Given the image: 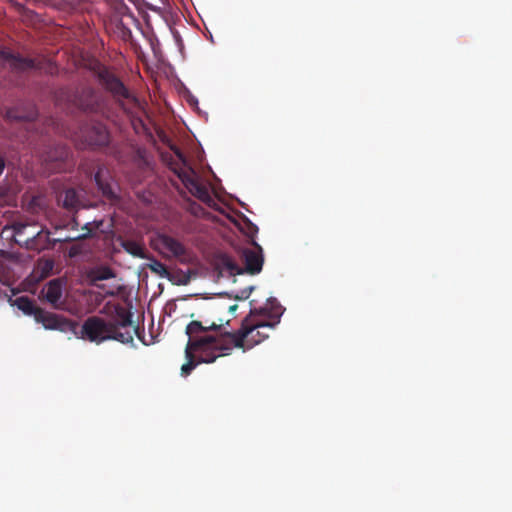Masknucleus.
<instances>
[{
	"label": "nucleus",
	"instance_id": "obj_1",
	"mask_svg": "<svg viewBox=\"0 0 512 512\" xmlns=\"http://www.w3.org/2000/svg\"><path fill=\"white\" fill-rule=\"evenodd\" d=\"M139 328L133 326L132 313L121 305L114 307V316L108 321L99 316H90L82 324L80 337L100 344L115 340L123 344L132 343Z\"/></svg>",
	"mask_w": 512,
	"mask_h": 512
},
{
	"label": "nucleus",
	"instance_id": "obj_2",
	"mask_svg": "<svg viewBox=\"0 0 512 512\" xmlns=\"http://www.w3.org/2000/svg\"><path fill=\"white\" fill-rule=\"evenodd\" d=\"M266 314L267 307L252 308L238 330L225 331L216 336L221 353L230 355L233 348L246 351L266 340L269 332L276 326L271 320L264 318Z\"/></svg>",
	"mask_w": 512,
	"mask_h": 512
},
{
	"label": "nucleus",
	"instance_id": "obj_3",
	"mask_svg": "<svg viewBox=\"0 0 512 512\" xmlns=\"http://www.w3.org/2000/svg\"><path fill=\"white\" fill-rule=\"evenodd\" d=\"M55 100L85 115L108 117L110 112L108 97L90 84L60 88L55 94Z\"/></svg>",
	"mask_w": 512,
	"mask_h": 512
},
{
	"label": "nucleus",
	"instance_id": "obj_4",
	"mask_svg": "<svg viewBox=\"0 0 512 512\" xmlns=\"http://www.w3.org/2000/svg\"><path fill=\"white\" fill-rule=\"evenodd\" d=\"M99 85L108 93L115 104L126 114L140 106L138 98L126 87L123 81L108 67L97 62L91 68Z\"/></svg>",
	"mask_w": 512,
	"mask_h": 512
},
{
	"label": "nucleus",
	"instance_id": "obj_5",
	"mask_svg": "<svg viewBox=\"0 0 512 512\" xmlns=\"http://www.w3.org/2000/svg\"><path fill=\"white\" fill-rule=\"evenodd\" d=\"M220 345L216 336L205 335L200 338L189 339L185 348L187 362L181 367V375L188 376L200 363L210 364L221 356Z\"/></svg>",
	"mask_w": 512,
	"mask_h": 512
},
{
	"label": "nucleus",
	"instance_id": "obj_6",
	"mask_svg": "<svg viewBox=\"0 0 512 512\" xmlns=\"http://www.w3.org/2000/svg\"><path fill=\"white\" fill-rule=\"evenodd\" d=\"M80 138L85 147L92 150L106 149V153L113 156L118 161H124L118 145H110L111 135L106 126L101 121H93L81 128Z\"/></svg>",
	"mask_w": 512,
	"mask_h": 512
},
{
	"label": "nucleus",
	"instance_id": "obj_7",
	"mask_svg": "<svg viewBox=\"0 0 512 512\" xmlns=\"http://www.w3.org/2000/svg\"><path fill=\"white\" fill-rule=\"evenodd\" d=\"M252 245L255 249L243 248L239 253L245 264L244 269L240 268L228 255H222L219 258V264L232 275L242 274L243 272H247L251 275L260 273L264 263L262 248L256 241H253Z\"/></svg>",
	"mask_w": 512,
	"mask_h": 512
},
{
	"label": "nucleus",
	"instance_id": "obj_8",
	"mask_svg": "<svg viewBox=\"0 0 512 512\" xmlns=\"http://www.w3.org/2000/svg\"><path fill=\"white\" fill-rule=\"evenodd\" d=\"M0 60L9 64L11 69L17 72L37 70L49 75L58 72L57 65L51 59L45 57L25 58L9 50L0 49Z\"/></svg>",
	"mask_w": 512,
	"mask_h": 512
},
{
	"label": "nucleus",
	"instance_id": "obj_9",
	"mask_svg": "<svg viewBox=\"0 0 512 512\" xmlns=\"http://www.w3.org/2000/svg\"><path fill=\"white\" fill-rule=\"evenodd\" d=\"M169 167L193 196L208 206L215 204V200L211 196L208 188L199 182L198 176L192 167H189L188 170H184L180 167L179 163L172 158L169 162Z\"/></svg>",
	"mask_w": 512,
	"mask_h": 512
},
{
	"label": "nucleus",
	"instance_id": "obj_10",
	"mask_svg": "<svg viewBox=\"0 0 512 512\" xmlns=\"http://www.w3.org/2000/svg\"><path fill=\"white\" fill-rule=\"evenodd\" d=\"M34 319L37 323H41L45 329L59 330L61 332H75L77 322L65 318L63 316L45 311L40 308L36 311Z\"/></svg>",
	"mask_w": 512,
	"mask_h": 512
},
{
	"label": "nucleus",
	"instance_id": "obj_11",
	"mask_svg": "<svg viewBox=\"0 0 512 512\" xmlns=\"http://www.w3.org/2000/svg\"><path fill=\"white\" fill-rule=\"evenodd\" d=\"M37 110L31 103H22L8 108L4 117L10 122H32L37 118Z\"/></svg>",
	"mask_w": 512,
	"mask_h": 512
},
{
	"label": "nucleus",
	"instance_id": "obj_12",
	"mask_svg": "<svg viewBox=\"0 0 512 512\" xmlns=\"http://www.w3.org/2000/svg\"><path fill=\"white\" fill-rule=\"evenodd\" d=\"M160 242L165 249L182 263H188L191 260L188 249L179 240L169 235H162L160 236Z\"/></svg>",
	"mask_w": 512,
	"mask_h": 512
},
{
	"label": "nucleus",
	"instance_id": "obj_13",
	"mask_svg": "<svg viewBox=\"0 0 512 512\" xmlns=\"http://www.w3.org/2000/svg\"><path fill=\"white\" fill-rule=\"evenodd\" d=\"M42 294L47 302H49L54 308H62V295L63 287L60 279H53L49 281L42 290Z\"/></svg>",
	"mask_w": 512,
	"mask_h": 512
},
{
	"label": "nucleus",
	"instance_id": "obj_14",
	"mask_svg": "<svg viewBox=\"0 0 512 512\" xmlns=\"http://www.w3.org/2000/svg\"><path fill=\"white\" fill-rule=\"evenodd\" d=\"M69 148L64 144H57L45 152L43 156L44 162L53 164L52 169L60 170L62 164L69 157Z\"/></svg>",
	"mask_w": 512,
	"mask_h": 512
},
{
	"label": "nucleus",
	"instance_id": "obj_15",
	"mask_svg": "<svg viewBox=\"0 0 512 512\" xmlns=\"http://www.w3.org/2000/svg\"><path fill=\"white\" fill-rule=\"evenodd\" d=\"M108 174L109 172L106 168L99 167L95 173L94 180L98 189L102 192V195L112 201L117 199V196L112 189L111 183L109 182Z\"/></svg>",
	"mask_w": 512,
	"mask_h": 512
},
{
	"label": "nucleus",
	"instance_id": "obj_16",
	"mask_svg": "<svg viewBox=\"0 0 512 512\" xmlns=\"http://www.w3.org/2000/svg\"><path fill=\"white\" fill-rule=\"evenodd\" d=\"M223 320L220 319V324H216L212 322L209 326H204L200 321H191L186 327V334L190 337V339H195V334L199 332H207V331H217L218 333L215 336H218L220 333L224 332L222 330Z\"/></svg>",
	"mask_w": 512,
	"mask_h": 512
},
{
	"label": "nucleus",
	"instance_id": "obj_17",
	"mask_svg": "<svg viewBox=\"0 0 512 512\" xmlns=\"http://www.w3.org/2000/svg\"><path fill=\"white\" fill-rule=\"evenodd\" d=\"M8 303L11 306L17 307L21 310L25 315L35 316L36 311H38L39 307L35 306V303L28 296H21L16 299H13L12 296H8Z\"/></svg>",
	"mask_w": 512,
	"mask_h": 512
},
{
	"label": "nucleus",
	"instance_id": "obj_18",
	"mask_svg": "<svg viewBox=\"0 0 512 512\" xmlns=\"http://www.w3.org/2000/svg\"><path fill=\"white\" fill-rule=\"evenodd\" d=\"M88 277H89L90 282H91V284L93 286H96V287H98L100 289H103L104 285L97 284V282L98 281H103V280H108V279H111V278H115L116 274L113 271V269H111L110 267H108V266H100V267L92 269L89 272Z\"/></svg>",
	"mask_w": 512,
	"mask_h": 512
},
{
	"label": "nucleus",
	"instance_id": "obj_19",
	"mask_svg": "<svg viewBox=\"0 0 512 512\" xmlns=\"http://www.w3.org/2000/svg\"><path fill=\"white\" fill-rule=\"evenodd\" d=\"M264 307H267V314L264 316L265 319L271 320L276 325L280 322V317L283 314V308L279 304L276 298H268L267 303Z\"/></svg>",
	"mask_w": 512,
	"mask_h": 512
},
{
	"label": "nucleus",
	"instance_id": "obj_20",
	"mask_svg": "<svg viewBox=\"0 0 512 512\" xmlns=\"http://www.w3.org/2000/svg\"><path fill=\"white\" fill-rule=\"evenodd\" d=\"M60 199L67 210H75L81 206L80 196L73 188L65 190Z\"/></svg>",
	"mask_w": 512,
	"mask_h": 512
},
{
	"label": "nucleus",
	"instance_id": "obj_21",
	"mask_svg": "<svg viewBox=\"0 0 512 512\" xmlns=\"http://www.w3.org/2000/svg\"><path fill=\"white\" fill-rule=\"evenodd\" d=\"M122 247L126 252L131 254L132 256L139 257V258H145V250L136 241L132 240H125L122 242Z\"/></svg>",
	"mask_w": 512,
	"mask_h": 512
},
{
	"label": "nucleus",
	"instance_id": "obj_22",
	"mask_svg": "<svg viewBox=\"0 0 512 512\" xmlns=\"http://www.w3.org/2000/svg\"><path fill=\"white\" fill-rule=\"evenodd\" d=\"M147 267L151 270V272L159 275L160 277L166 278L169 276L167 266L159 260L152 259Z\"/></svg>",
	"mask_w": 512,
	"mask_h": 512
},
{
	"label": "nucleus",
	"instance_id": "obj_23",
	"mask_svg": "<svg viewBox=\"0 0 512 512\" xmlns=\"http://www.w3.org/2000/svg\"><path fill=\"white\" fill-rule=\"evenodd\" d=\"M111 3L115 6L116 11L121 14L125 15L128 11L127 5L124 3L123 0H110Z\"/></svg>",
	"mask_w": 512,
	"mask_h": 512
},
{
	"label": "nucleus",
	"instance_id": "obj_24",
	"mask_svg": "<svg viewBox=\"0 0 512 512\" xmlns=\"http://www.w3.org/2000/svg\"><path fill=\"white\" fill-rule=\"evenodd\" d=\"M28 226H29L28 223L17 221V222L13 223L12 228H13L15 234L21 235L25 232V229Z\"/></svg>",
	"mask_w": 512,
	"mask_h": 512
},
{
	"label": "nucleus",
	"instance_id": "obj_25",
	"mask_svg": "<svg viewBox=\"0 0 512 512\" xmlns=\"http://www.w3.org/2000/svg\"><path fill=\"white\" fill-rule=\"evenodd\" d=\"M258 232V227L254 225L253 223L249 222L247 225V236L251 239V244H253V241H255V235Z\"/></svg>",
	"mask_w": 512,
	"mask_h": 512
},
{
	"label": "nucleus",
	"instance_id": "obj_26",
	"mask_svg": "<svg viewBox=\"0 0 512 512\" xmlns=\"http://www.w3.org/2000/svg\"><path fill=\"white\" fill-rule=\"evenodd\" d=\"M172 150L174 151V153H175L176 157L178 158V160L183 165H186L187 161H186V158H185L184 154L182 153V151L178 147H172Z\"/></svg>",
	"mask_w": 512,
	"mask_h": 512
},
{
	"label": "nucleus",
	"instance_id": "obj_27",
	"mask_svg": "<svg viewBox=\"0 0 512 512\" xmlns=\"http://www.w3.org/2000/svg\"><path fill=\"white\" fill-rule=\"evenodd\" d=\"M252 290H253V287H248V288L243 289L241 291V295L236 296V299H241V300L247 299L250 296Z\"/></svg>",
	"mask_w": 512,
	"mask_h": 512
},
{
	"label": "nucleus",
	"instance_id": "obj_28",
	"mask_svg": "<svg viewBox=\"0 0 512 512\" xmlns=\"http://www.w3.org/2000/svg\"><path fill=\"white\" fill-rule=\"evenodd\" d=\"M82 230H84L85 232L81 236H79V238H87L92 235V229L89 227L88 223L84 225Z\"/></svg>",
	"mask_w": 512,
	"mask_h": 512
},
{
	"label": "nucleus",
	"instance_id": "obj_29",
	"mask_svg": "<svg viewBox=\"0 0 512 512\" xmlns=\"http://www.w3.org/2000/svg\"><path fill=\"white\" fill-rule=\"evenodd\" d=\"M6 166V162L3 156H0V176L2 175Z\"/></svg>",
	"mask_w": 512,
	"mask_h": 512
},
{
	"label": "nucleus",
	"instance_id": "obj_30",
	"mask_svg": "<svg viewBox=\"0 0 512 512\" xmlns=\"http://www.w3.org/2000/svg\"><path fill=\"white\" fill-rule=\"evenodd\" d=\"M238 308V305L237 304H233V305H230L228 310L230 313H234Z\"/></svg>",
	"mask_w": 512,
	"mask_h": 512
},
{
	"label": "nucleus",
	"instance_id": "obj_31",
	"mask_svg": "<svg viewBox=\"0 0 512 512\" xmlns=\"http://www.w3.org/2000/svg\"><path fill=\"white\" fill-rule=\"evenodd\" d=\"M42 231L37 232L35 235L32 236L30 239L31 242H34L35 238L38 237L41 234Z\"/></svg>",
	"mask_w": 512,
	"mask_h": 512
},
{
	"label": "nucleus",
	"instance_id": "obj_32",
	"mask_svg": "<svg viewBox=\"0 0 512 512\" xmlns=\"http://www.w3.org/2000/svg\"><path fill=\"white\" fill-rule=\"evenodd\" d=\"M189 280H190V277H189V276H187V277H186V279L183 281V283H184V284H187V283L189 282Z\"/></svg>",
	"mask_w": 512,
	"mask_h": 512
},
{
	"label": "nucleus",
	"instance_id": "obj_33",
	"mask_svg": "<svg viewBox=\"0 0 512 512\" xmlns=\"http://www.w3.org/2000/svg\"><path fill=\"white\" fill-rule=\"evenodd\" d=\"M107 295H110V296H114L115 295V292H107Z\"/></svg>",
	"mask_w": 512,
	"mask_h": 512
},
{
	"label": "nucleus",
	"instance_id": "obj_34",
	"mask_svg": "<svg viewBox=\"0 0 512 512\" xmlns=\"http://www.w3.org/2000/svg\"><path fill=\"white\" fill-rule=\"evenodd\" d=\"M47 266H48L49 268H52V262H48V263H47Z\"/></svg>",
	"mask_w": 512,
	"mask_h": 512
},
{
	"label": "nucleus",
	"instance_id": "obj_35",
	"mask_svg": "<svg viewBox=\"0 0 512 512\" xmlns=\"http://www.w3.org/2000/svg\"><path fill=\"white\" fill-rule=\"evenodd\" d=\"M229 323H230V320H229V319H228V320H226L225 324H226V325H229Z\"/></svg>",
	"mask_w": 512,
	"mask_h": 512
}]
</instances>
